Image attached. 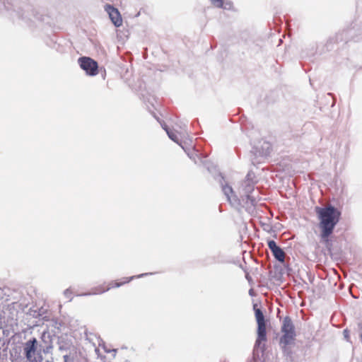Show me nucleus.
I'll list each match as a JSON object with an SVG mask.
<instances>
[{
	"label": "nucleus",
	"instance_id": "obj_1",
	"mask_svg": "<svg viewBox=\"0 0 362 362\" xmlns=\"http://www.w3.org/2000/svg\"><path fill=\"white\" fill-rule=\"evenodd\" d=\"M315 211L320 220L321 241L330 249L331 243L329 239L332 234L335 226L340 219L341 213L334 206L316 207Z\"/></svg>",
	"mask_w": 362,
	"mask_h": 362
},
{
	"label": "nucleus",
	"instance_id": "obj_2",
	"mask_svg": "<svg viewBox=\"0 0 362 362\" xmlns=\"http://www.w3.org/2000/svg\"><path fill=\"white\" fill-rule=\"evenodd\" d=\"M255 319L257 323V338L255 342L256 346H260L262 342L267 340V329L264 315L262 311L258 308V305L254 304Z\"/></svg>",
	"mask_w": 362,
	"mask_h": 362
},
{
	"label": "nucleus",
	"instance_id": "obj_3",
	"mask_svg": "<svg viewBox=\"0 0 362 362\" xmlns=\"http://www.w3.org/2000/svg\"><path fill=\"white\" fill-rule=\"evenodd\" d=\"M281 332L283 335L280 339L281 344L286 346L293 342L296 337L295 327L289 317H284L281 326Z\"/></svg>",
	"mask_w": 362,
	"mask_h": 362
},
{
	"label": "nucleus",
	"instance_id": "obj_4",
	"mask_svg": "<svg viewBox=\"0 0 362 362\" xmlns=\"http://www.w3.org/2000/svg\"><path fill=\"white\" fill-rule=\"evenodd\" d=\"M134 277H122L120 279H117L113 281H111L108 283H105L103 285H100L96 288H95L94 294H101L106 291H110L112 288H119L122 286H124L128 283H129Z\"/></svg>",
	"mask_w": 362,
	"mask_h": 362
},
{
	"label": "nucleus",
	"instance_id": "obj_5",
	"mask_svg": "<svg viewBox=\"0 0 362 362\" xmlns=\"http://www.w3.org/2000/svg\"><path fill=\"white\" fill-rule=\"evenodd\" d=\"M78 62L80 67L89 76H96L98 74V64L96 61L88 57H81Z\"/></svg>",
	"mask_w": 362,
	"mask_h": 362
},
{
	"label": "nucleus",
	"instance_id": "obj_6",
	"mask_svg": "<svg viewBox=\"0 0 362 362\" xmlns=\"http://www.w3.org/2000/svg\"><path fill=\"white\" fill-rule=\"evenodd\" d=\"M105 10L108 13L112 23L116 27H119L122 25V18L117 8L110 4H106L105 6Z\"/></svg>",
	"mask_w": 362,
	"mask_h": 362
},
{
	"label": "nucleus",
	"instance_id": "obj_7",
	"mask_svg": "<svg viewBox=\"0 0 362 362\" xmlns=\"http://www.w3.org/2000/svg\"><path fill=\"white\" fill-rule=\"evenodd\" d=\"M268 247L271 250L274 257L280 262H284L285 260V252L273 240H269L267 242Z\"/></svg>",
	"mask_w": 362,
	"mask_h": 362
},
{
	"label": "nucleus",
	"instance_id": "obj_8",
	"mask_svg": "<svg viewBox=\"0 0 362 362\" xmlns=\"http://www.w3.org/2000/svg\"><path fill=\"white\" fill-rule=\"evenodd\" d=\"M37 339L33 338L28 341L24 347V352L25 354V357L28 360L30 361L33 356L35 355V352L37 349Z\"/></svg>",
	"mask_w": 362,
	"mask_h": 362
},
{
	"label": "nucleus",
	"instance_id": "obj_9",
	"mask_svg": "<svg viewBox=\"0 0 362 362\" xmlns=\"http://www.w3.org/2000/svg\"><path fill=\"white\" fill-rule=\"evenodd\" d=\"M163 129L165 130L169 138L177 144L179 143L180 137V138L183 137L182 133L180 132V133H178L179 135H177V132L169 129L166 125L165 127H163Z\"/></svg>",
	"mask_w": 362,
	"mask_h": 362
},
{
	"label": "nucleus",
	"instance_id": "obj_10",
	"mask_svg": "<svg viewBox=\"0 0 362 362\" xmlns=\"http://www.w3.org/2000/svg\"><path fill=\"white\" fill-rule=\"evenodd\" d=\"M212 4L218 8L223 7V0H211Z\"/></svg>",
	"mask_w": 362,
	"mask_h": 362
},
{
	"label": "nucleus",
	"instance_id": "obj_11",
	"mask_svg": "<svg viewBox=\"0 0 362 362\" xmlns=\"http://www.w3.org/2000/svg\"><path fill=\"white\" fill-rule=\"evenodd\" d=\"M67 358H68V356H64L65 362H67Z\"/></svg>",
	"mask_w": 362,
	"mask_h": 362
},
{
	"label": "nucleus",
	"instance_id": "obj_12",
	"mask_svg": "<svg viewBox=\"0 0 362 362\" xmlns=\"http://www.w3.org/2000/svg\"><path fill=\"white\" fill-rule=\"evenodd\" d=\"M228 189L230 191V192H232V189L230 187H228Z\"/></svg>",
	"mask_w": 362,
	"mask_h": 362
}]
</instances>
